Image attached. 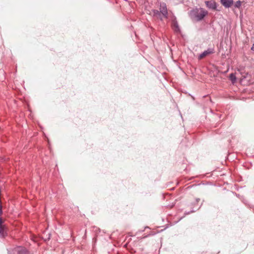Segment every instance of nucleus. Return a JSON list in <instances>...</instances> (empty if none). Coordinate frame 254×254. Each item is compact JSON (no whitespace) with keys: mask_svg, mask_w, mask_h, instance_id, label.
<instances>
[{"mask_svg":"<svg viewBox=\"0 0 254 254\" xmlns=\"http://www.w3.org/2000/svg\"><path fill=\"white\" fill-rule=\"evenodd\" d=\"M172 27L175 32H180L179 25H178V23L176 18H175L174 19H173L172 20Z\"/></svg>","mask_w":254,"mask_h":254,"instance_id":"7","label":"nucleus"},{"mask_svg":"<svg viewBox=\"0 0 254 254\" xmlns=\"http://www.w3.org/2000/svg\"><path fill=\"white\" fill-rule=\"evenodd\" d=\"M4 222V220L0 217V236L2 237L7 235V228Z\"/></svg>","mask_w":254,"mask_h":254,"instance_id":"1","label":"nucleus"},{"mask_svg":"<svg viewBox=\"0 0 254 254\" xmlns=\"http://www.w3.org/2000/svg\"><path fill=\"white\" fill-rule=\"evenodd\" d=\"M14 252L16 253L17 254H29L25 248L21 247L15 248Z\"/></svg>","mask_w":254,"mask_h":254,"instance_id":"6","label":"nucleus"},{"mask_svg":"<svg viewBox=\"0 0 254 254\" xmlns=\"http://www.w3.org/2000/svg\"><path fill=\"white\" fill-rule=\"evenodd\" d=\"M251 50L252 51H254V44L253 45L252 48H251Z\"/></svg>","mask_w":254,"mask_h":254,"instance_id":"12","label":"nucleus"},{"mask_svg":"<svg viewBox=\"0 0 254 254\" xmlns=\"http://www.w3.org/2000/svg\"><path fill=\"white\" fill-rule=\"evenodd\" d=\"M242 1L240 0H238L235 3V7L237 8H240L241 6Z\"/></svg>","mask_w":254,"mask_h":254,"instance_id":"9","label":"nucleus"},{"mask_svg":"<svg viewBox=\"0 0 254 254\" xmlns=\"http://www.w3.org/2000/svg\"><path fill=\"white\" fill-rule=\"evenodd\" d=\"M154 14L156 15H158V17L160 18L161 19H162V17L161 16V13H160L158 11H157V10L154 11Z\"/></svg>","mask_w":254,"mask_h":254,"instance_id":"11","label":"nucleus"},{"mask_svg":"<svg viewBox=\"0 0 254 254\" xmlns=\"http://www.w3.org/2000/svg\"><path fill=\"white\" fill-rule=\"evenodd\" d=\"M207 6L212 9H216V2L214 1H207L205 2Z\"/></svg>","mask_w":254,"mask_h":254,"instance_id":"8","label":"nucleus"},{"mask_svg":"<svg viewBox=\"0 0 254 254\" xmlns=\"http://www.w3.org/2000/svg\"><path fill=\"white\" fill-rule=\"evenodd\" d=\"M207 12L202 9L198 10L195 13L197 20H200L207 14Z\"/></svg>","mask_w":254,"mask_h":254,"instance_id":"2","label":"nucleus"},{"mask_svg":"<svg viewBox=\"0 0 254 254\" xmlns=\"http://www.w3.org/2000/svg\"><path fill=\"white\" fill-rule=\"evenodd\" d=\"M160 12L164 18H167L168 11L167 9L166 4L165 3L160 4Z\"/></svg>","mask_w":254,"mask_h":254,"instance_id":"3","label":"nucleus"},{"mask_svg":"<svg viewBox=\"0 0 254 254\" xmlns=\"http://www.w3.org/2000/svg\"><path fill=\"white\" fill-rule=\"evenodd\" d=\"M220 1L226 8L230 7L234 3L233 0H220Z\"/></svg>","mask_w":254,"mask_h":254,"instance_id":"5","label":"nucleus"},{"mask_svg":"<svg viewBox=\"0 0 254 254\" xmlns=\"http://www.w3.org/2000/svg\"><path fill=\"white\" fill-rule=\"evenodd\" d=\"M214 53V49H208L207 50L204 51L202 54H201L198 57L199 60H201L205 58V57L212 54Z\"/></svg>","mask_w":254,"mask_h":254,"instance_id":"4","label":"nucleus"},{"mask_svg":"<svg viewBox=\"0 0 254 254\" xmlns=\"http://www.w3.org/2000/svg\"><path fill=\"white\" fill-rule=\"evenodd\" d=\"M230 79L233 82H234L236 80V79L235 75L233 73H231L230 75Z\"/></svg>","mask_w":254,"mask_h":254,"instance_id":"10","label":"nucleus"}]
</instances>
